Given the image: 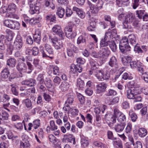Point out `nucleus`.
I'll return each instance as SVG.
<instances>
[{
	"label": "nucleus",
	"mask_w": 148,
	"mask_h": 148,
	"mask_svg": "<svg viewBox=\"0 0 148 148\" xmlns=\"http://www.w3.org/2000/svg\"><path fill=\"white\" fill-rule=\"evenodd\" d=\"M119 49L123 53H126L130 51L131 47L129 45L127 37H123L121 40L119 44Z\"/></svg>",
	"instance_id": "obj_1"
},
{
	"label": "nucleus",
	"mask_w": 148,
	"mask_h": 148,
	"mask_svg": "<svg viewBox=\"0 0 148 148\" xmlns=\"http://www.w3.org/2000/svg\"><path fill=\"white\" fill-rule=\"evenodd\" d=\"M3 23L5 26L11 29L18 30L20 27V24L18 22L10 19L4 20Z\"/></svg>",
	"instance_id": "obj_2"
},
{
	"label": "nucleus",
	"mask_w": 148,
	"mask_h": 148,
	"mask_svg": "<svg viewBox=\"0 0 148 148\" xmlns=\"http://www.w3.org/2000/svg\"><path fill=\"white\" fill-rule=\"evenodd\" d=\"M135 18V16L133 13L130 12L126 15L125 17V20L123 22V28L126 29H130L131 27L128 24V23L132 22Z\"/></svg>",
	"instance_id": "obj_3"
},
{
	"label": "nucleus",
	"mask_w": 148,
	"mask_h": 148,
	"mask_svg": "<svg viewBox=\"0 0 148 148\" xmlns=\"http://www.w3.org/2000/svg\"><path fill=\"white\" fill-rule=\"evenodd\" d=\"M52 31L55 34L58 35L61 39L64 38V36L61 29V27L59 25H55L52 28Z\"/></svg>",
	"instance_id": "obj_4"
},
{
	"label": "nucleus",
	"mask_w": 148,
	"mask_h": 148,
	"mask_svg": "<svg viewBox=\"0 0 148 148\" xmlns=\"http://www.w3.org/2000/svg\"><path fill=\"white\" fill-rule=\"evenodd\" d=\"M29 4L30 7L29 12L31 14L39 13L40 7L38 5V4H35L34 2H29Z\"/></svg>",
	"instance_id": "obj_5"
},
{
	"label": "nucleus",
	"mask_w": 148,
	"mask_h": 148,
	"mask_svg": "<svg viewBox=\"0 0 148 148\" xmlns=\"http://www.w3.org/2000/svg\"><path fill=\"white\" fill-rule=\"evenodd\" d=\"M111 34L109 32H106L104 37L102 38L100 41L101 47H107L110 41V35Z\"/></svg>",
	"instance_id": "obj_6"
},
{
	"label": "nucleus",
	"mask_w": 148,
	"mask_h": 148,
	"mask_svg": "<svg viewBox=\"0 0 148 148\" xmlns=\"http://www.w3.org/2000/svg\"><path fill=\"white\" fill-rule=\"evenodd\" d=\"M23 45V42L21 37L20 36L18 35L14 43L13 49L20 50L22 47Z\"/></svg>",
	"instance_id": "obj_7"
},
{
	"label": "nucleus",
	"mask_w": 148,
	"mask_h": 148,
	"mask_svg": "<svg viewBox=\"0 0 148 148\" xmlns=\"http://www.w3.org/2000/svg\"><path fill=\"white\" fill-rule=\"evenodd\" d=\"M107 84L104 82H101L96 86L95 92L99 94L104 92L107 87Z\"/></svg>",
	"instance_id": "obj_8"
},
{
	"label": "nucleus",
	"mask_w": 148,
	"mask_h": 148,
	"mask_svg": "<svg viewBox=\"0 0 148 148\" xmlns=\"http://www.w3.org/2000/svg\"><path fill=\"white\" fill-rule=\"evenodd\" d=\"M44 47L46 51V52L43 50L41 51V53L42 54V56L43 57H49L47 54H53V50L51 46L49 45L46 44L44 46Z\"/></svg>",
	"instance_id": "obj_9"
},
{
	"label": "nucleus",
	"mask_w": 148,
	"mask_h": 148,
	"mask_svg": "<svg viewBox=\"0 0 148 148\" xmlns=\"http://www.w3.org/2000/svg\"><path fill=\"white\" fill-rule=\"evenodd\" d=\"M16 68L18 71L21 72L19 75V77H22L23 75L21 72L25 73L26 71L27 67L25 64L24 62H19L16 65Z\"/></svg>",
	"instance_id": "obj_10"
},
{
	"label": "nucleus",
	"mask_w": 148,
	"mask_h": 148,
	"mask_svg": "<svg viewBox=\"0 0 148 148\" xmlns=\"http://www.w3.org/2000/svg\"><path fill=\"white\" fill-rule=\"evenodd\" d=\"M101 58L108 57L110 54V51L107 47H101L99 51Z\"/></svg>",
	"instance_id": "obj_11"
},
{
	"label": "nucleus",
	"mask_w": 148,
	"mask_h": 148,
	"mask_svg": "<svg viewBox=\"0 0 148 148\" xmlns=\"http://www.w3.org/2000/svg\"><path fill=\"white\" fill-rule=\"evenodd\" d=\"M70 69L72 73H74L77 72L79 73L81 72L82 71V66L79 65H76L74 64H72L71 66Z\"/></svg>",
	"instance_id": "obj_12"
},
{
	"label": "nucleus",
	"mask_w": 148,
	"mask_h": 148,
	"mask_svg": "<svg viewBox=\"0 0 148 148\" xmlns=\"http://www.w3.org/2000/svg\"><path fill=\"white\" fill-rule=\"evenodd\" d=\"M108 64L111 67L117 69L118 67V62L115 56L111 57L108 62Z\"/></svg>",
	"instance_id": "obj_13"
},
{
	"label": "nucleus",
	"mask_w": 148,
	"mask_h": 148,
	"mask_svg": "<svg viewBox=\"0 0 148 148\" xmlns=\"http://www.w3.org/2000/svg\"><path fill=\"white\" fill-rule=\"evenodd\" d=\"M10 75V72L8 67L4 68L1 71V78L2 80L8 79Z\"/></svg>",
	"instance_id": "obj_14"
},
{
	"label": "nucleus",
	"mask_w": 148,
	"mask_h": 148,
	"mask_svg": "<svg viewBox=\"0 0 148 148\" xmlns=\"http://www.w3.org/2000/svg\"><path fill=\"white\" fill-rule=\"evenodd\" d=\"M107 69V67H105L103 69L97 70L95 76L97 79L99 81H103V74L106 72V69Z\"/></svg>",
	"instance_id": "obj_15"
},
{
	"label": "nucleus",
	"mask_w": 148,
	"mask_h": 148,
	"mask_svg": "<svg viewBox=\"0 0 148 148\" xmlns=\"http://www.w3.org/2000/svg\"><path fill=\"white\" fill-rule=\"evenodd\" d=\"M87 37V35L86 34H82L77 39V44L79 45L80 44L82 43L84 45H85L86 42V38Z\"/></svg>",
	"instance_id": "obj_16"
},
{
	"label": "nucleus",
	"mask_w": 148,
	"mask_h": 148,
	"mask_svg": "<svg viewBox=\"0 0 148 148\" xmlns=\"http://www.w3.org/2000/svg\"><path fill=\"white\" fill-rule=\"evenodd\" d=\"M36 80L33 79H30L23 81L22 82V84L23 85L32 86L36 84Z\"/></svg>",
	"instance_id": "obj_17"
},
{
	"label": "nucleus",
	"mask_w": 148,
	"mask_h": 148,
	"mask_svg": "<svg viewBox=\"0 0 148 148\" xmlns=\"http://www.w3.org/2000/svg\"><path fill=\"white\" fill-rule=\"evenodd\" d=\"M136 90L134 89H130L127 90V96L129 99H134L136 95Z\"/></svg>",
	"instance_id": "obj_18"
},
{
	"label": "nucleus",
	"mask_w": 148,
	"mask_h": 148,
	"mask_svg": "<svg viewBox=\"0 0 148 148\" xmlns=\"http://www.w3.org/2000/svg\"><path fill=\"white\" fill-rule=\"evenodd\" d=\"M70 86V85L69 83L64 81L61 83L59 86V88L62 91L65 92L68 90Z\"/></svg>",
	"instance_id": "obj_19"
},
{
	"label": "nucleus",
	"mask_w": 148,
	"mask_h": 148,
	"mask_svg": "<svg viewBox=\"0 0 148 148\" xmlns=\"http://www.w3.org/2000/svg\"><path fill=\"white\" fill-rule=\"evenodd\" d=\"M137 134L140 138H143L147 134V130L144 128H140L137 130Z\"/></svg>",
	"instance_id": "obj_20"
},
{
	"label": "nucleus",
	"mask_w": 148,
	"mask_h": 148,
	"mask_svg": "<svg viewBox=\"0 0 148 148\" xmlns=\"http://www.w3.org/2000/svg\"><path fill=\"white\" fill-rule=\"evenodd\" d=\"M126 124L124 122L118 124L114 127L115 130L117 132H122Z\"/></svg>",
	"instance_id": "obj_21"
},
{
	"label": "nucleus",
	"mask_w": 148,
	"mask_h": 148,
	"mask_svg": "<svg viewBox=\"0 0 148 148\" xmlns=\"http://www.w3.org/2000/svg\"><path fill=\"white\" fill-rule=\"evenodd\" d=\"M20 148H30V145L29 141L24 138L20 142Z\"/></svg>",
	"instance_id": "obj_22"
},
{
	"label": "nucleus",
	"mask_w": 148,
	"mask_h": 148,
	"mask_svg": "<svg viewBox=\"0 0 148 148\" xmlns=\"http://www.w3.org/2000/svg\"><path fill=\"white\" fill-rule=\"evenodd\" d=\"M64 32L67 37L68 38L72 37V27L71 26H66L64 29Z\"/></svg>",
	"instance_id": "obj_23"
},
{
	"label": "nucleus",
	"mask_w": 148,
	"mask_h": 148,
	"mask_svg": "<svg viewBox=\"0 0 148 148\" xmlns=\"http://www.w3.org/2000/svg\"><path fill=\"white\" fill-rule=\"evenodd\" d=\"M73 10L75 11L78 16L81 18H84L85 16V13L82 10L77 7L74 6L73 7Z\"/></svg>",
	"instance_id": "obj_24"
},
{
	"label": "nucleus",
	"mask_w": 148,
	"mask_h": 148,
	"mask_svg": "<svg viewBox=\"0 0 148 148\" xmlns=\"http://www.w3.org/2000/svg\"><path fill=\"white\" fill-rule=\"evenodd\" d=\"M22 103L29 110L33 108L31 101L29 98L23 100L22 101Z\"/></svg>",
	"instance_id": "obj_25"
},
{
	"label": "nucleus",
	"mask_w": 148,
	"mask_h": 148,
	"mask_svg": "<svg viewBox=\"0 0 148 148\" xmlns=\"http://www.w3.org/2000/svg\"><path fill=\"white\" fill-rule=\"evenodd\" d=\"M64 137L63 139L67 140L68 142L70 143H73V145L75 144V138L73 135L71 134L64 135Z\"/></svg>",
	"instance_id": "obj_26"
},
{
	"label": "nucleus",
	"mask_w": 148,
	"mask_h": 148,
	"mask_svg": "<svg viewBox=\"0 0 148 148\" xmlns=\"http://www.w3.org/2000/svg\"><path fill=\"white\" fill-rule=\"evenodd\" d=\"M85 85L83 80L80 78L77 79V86L79 90H83L84 89Z\"/></svg>",
	"instance_id": "obj_27"
},
{
	"label": "nucleus",
	"mask_w": 148,
	"mask_h": 148,
	"mask_svg": "<svg viewBox=\"0 0 148 148\" xmlns=\"http://www.w3.org/2000/svg\"><path fill=\"white\" fill-rule=\"evenodd\" d=\"M66 96L67 99L65 103L72 105L74 101V96L71 93L67 94Z\"/></svg>",
	"instance_id": "obj_28"
},
{
	"label": "nucleus",
	"mask_w": 148,
	"mask_h": 148,
	"mask_svg": "<svg viewBox=\"0 0 148 148\" xmlns=\"http://www.w3.org/2000/svg\"><path fill=\"white\" fill-rule=\"evenodd\" d=\"M16 61L14 58H10L7 61V65L11 67H14L16 64Z\"/></svg>",
	"instance_id": "obj_29"
},
{
	"label": "nucleus",
	"mask_w": 148,
	"mask_h": 148,
	"mask_svg": "<svg viewBox=\"0 0 148 148\" xmlns=\"http://www.w3.org/2000/svg\"><path fill=\"white\" fill-rule=\"evenodd\" d=\"M128 40H129L130 43L133 45H136V38L135 35L134 34H132L130 35L128 37Z\"/></svg>",
	"instance_id": "obj_30"
},
{
	"label": "nucleus",
	"mask_w": 148,
	"mask_h": 148,
	"mask_svg": "<svg viewBox=\"0 0 148 148\" xmlns=\"http://www.w3.org/2000/svg\"><path fill=\"white\" fill-rule=\"evenodd\" d=\"M81 143L82 147H85L89 144V141L87 138L84 136H81Z\"/></svg>",
	"instance_id": "obj_31"
},
{
	"label": "nucleus",
	"mask_w": 148,
	"mask_h": 148,
	"mask_svg": "<svg viewBox=\"0 0 148 148\" xmlns=\"http://www.w3.org/2000/svg\"><path fill=\"white\" fill-rule=\"evenodd\" d=\"M141 48L142 49L138 46L136 45L134 47V50L138 53H142L143 51L145 52L147 50V47L145 46H142Z\"/></svg>",
	"instance_id": "obj_32"
},
{
	"label": "nucleus",
	"mask_w": 148,
	"mask_h": 148,
	"mask_svg": "<svg viewBox=\"0 0 148 148\" xmlns=\"http://www.w3.org/2000/svg\"><path fill=\"white\" fill-rule=\"evenodd\" d=\"M75 49H76V48L73 45H71V49H67V52L68 55L70 57L73 56L75 53Z\"/></svg>",
	"instance_id": "obj_33"
},
{
	"label": "nucleus",
	"mask_w": 148,
	"mask_h": 148,
	"mask_svg": "<svg viewBox=\"0 0 148 148\" xmlns=\"http://www.w3.org/2000/svg\"><path fill=\"white\" fill-rule=\"evenodd\" d=\"M65 12V10L63 8L59 7L58 8L56 14L60 18H61L63 17Z\"/></svg>",
	"instance_id": "obj_34"
},
{
	"label": "nucleus",
	"mask_w": 148,
	"mask_h": 148,
	"mask_svg": "<svg viewBox=\"0 0 148 148\" xmlns=\"http://www.w3.org/2000/svg\"><path fill=\"white\" fill-rule=\"evenodd\" d=\"M46 19L47 22H54L56 21V17L55 14H48L46 16Z\"/></svg>",
	"instance_id": "obj_35"
},
{
	"label": "nucleus",
	"mask_w": 148,
	"mask_h": 148,
	"mask_svg": "<svg viewBox=\"0 0 148 148\" xmlns=\"http://www.w3.org/2000/svg\"><path fill=\"white\" fill-rule=\"evenodd\" d=\"M145 12V10L143 9L138 10L136 11V15L140 19H142Z\"/></svg>",
	"instance_id": "obj_36"
},
{
	"label": "nucleus",
	"mask_w": 148,
	"mask_h": 148,
	"mask_svg": "<svg viewBox=\"0 0 148 148\" xmlns=\"http://www.w3.org/2000/svg\"><path fill=\"white\" fill-rule=\"evenodd\" d=\"M113 144L116 148H122L123 146L121 141L119 140H113Z\"/></svg>",
	"instance_id": "obj_37"
},
{
	"label": "nucleus",
	"mask_w": 148,
	"mask_h": 148,
	"mask_svg": "<svg viewBox=\"0 0 148 148\" xmlns=\"http://www.w3.org/2000/svg\"><path fill=\"white\" fill-rule=\"evenodd\" d=\"M63 44L62 41L60 40H59L57 41V42H56L55 44L53 45L55 48L57 50L61 49L63 47Z\"/></svg>",
	"instance_id": "obj_38"
},
{
	"label": "nucleus",
	"mask_w": 148,
	"mask_h": 148,
	"mask_svg": "<svg viewBox=\"0 0 148 148\" xmlns=\"http://www.w3.org/2000/svg\"><path fill=\"white\" fill-rule=\"evenodd\" d=\"M96 23L95 21H92L90 23V25L88 27V29L90 31H94L95 30Z\"/></svg>",
	"instance_id": "obj_39"
},
{
	"label": "nucleus",
	"mask_w": 148,
	"mask_h": 148,
	"mask_svg": "<svg viewBox=\"0 0 148 148\" xmlns=\"http://www.w3.org/2000/svg\"><path fill=\"white\" fill-rule=\"evenodd\" d=\"M111 50L113 52H115L116 49V45L114 41H110L109 45Z\"/></svg>",
	"instance_id": "obj_40"
},
{
	"label": "nucleus",
	"mask_w": 148,
	"mask_h": 148,
	"mask_svg": "<svg viewBox=\"0 0 148 148\" xmlns=\"http://www.w3.org/2000/svg\"><path fill=\"white\" fill-rule=\"evenodd\" d=\"M131 58L130 57H125L122 58V61L123 64L127 65L131 62Z\"/></svg>",
	"instance_id": "obj_41"
},
{
	"label": "nucleus",
	"mask_w": 148,
	"mask_h": 148,
	"mask_svg": "<svg viewBox=\"0 0 148 148\" xmlns=\"http://www.w3.org/2000/svg\"><path fill=\"white\" fill-rule=\"evenodd\" d=\"M49 141L52 144H56L58 142L56 140V138L52 134H50L49 136Z\"/></svg>",
	"instance_id": "obj_42"
},
{
	"label": "nucleus",
	"mask_w": 148,
	"mask_h": 148,
	"mask_svg": "<svg viewBox=\"0 0 148 148\" xmlns=\"http://www.w3.org/2000/svg\"><path fill=\"white\" fill-rule=\"evenodd\" d=\"M14 12H9L6 14V16L10 18L18 19V16L14 13Z\"/></svg>",
	"instance_id": "obj_43"
},
{
	"label": "nucleus",
	"mask_w": 148,
	"mask_h": 148,
	"mask_svg": "<svg viewBox=\"0 0 148 148\" xmlns=\"http://www.w3.org/2000/svg\"><path fill=\"white\" fill-rule=\"evenodd\" d=\"M36 79L40 84H42L44 82L43 74H40L38 75Z\"/></svg>",
	"instance_id": "obj_44"
},
{
	"label": "nucleus",
	"mask_w": 148,
	"mask_h": 148,
	"mask_svg": "<svg viewBox=\"0 0 148 148\" xmlns=\"http://www.w3.org/2000/svg\"><path fill=\"white\" fill-rule=\"evenodd\" d=\"M129 86L132 88H138L140 87L139 84L136 83L134 81H131L129 82Z\"/></svg>",
	"instance_id": "obj_45"
},
{
	"label": "nucleus",
	"mask_w": 148,
	"mask_h": 148,
	"mask_svg": "<svg viewBox=\"0 0 148 148\" xmlns=\"http://www.w3.org/2000/svg\"><path fill=\"white\" fill-rule=\"evenodd\" d=\"M129 114L131 116L132 121L133 122H135L137 118L136 114L132 111H130Z\"/></svg>",
	"instance_id": "obj_46"
},
{
	"label": "nucleus",
	"mask_w": 148,
	"mask_h": 148,
	"mask_svg": "<svg viewBox=\"0 0 148 148\" xmlns=\"http://www.w3.org/2000/svg\"><path fill=\"white\" fill-rule=\"evenodd\" d=\"M16 6L15 4L13 3L10 4L8 7V10L9 12L12 11L13 12H14L16 10Z\"/></svg>",
	"instance_id": "obj_47"
},
{
	"label": "nucleus",
	"mask_w": 148,
	"mask_h": 148,
	"mask_svg": "<svg viewBox=\"0 0 148 148\" xmlns=\"http://www.w3.org/2000/svg\"><path fill=\"white\" fill-rule=\"evenodd\" d=\"M40 18H32L30 19L29 21V23L30 25H34L36 23L39 22Z\"/></svg>",
	"instance_id": "obj_48"
},
{
	"label": "nucleus",
	"mask_w": 148,
	"mask_h": 148,
	"mask_svg": "<svg viewBox=\"0 0 148 148\" xmlns=\"http://www.w3.org/2000/svg\"><path fill=\"white\" fill-rule=\"evenodd\" d=\"M107 134L108 138V139L112 140H116V138L114 137L113 133L112 131H108Z\"/></svg>",
	"instance_id": "obj_49"
},
{
	"label": "nucleus",
	"mask_w": 148,
	"mask_h": 148,
	"mask_svg": "<svg viewBox=\"0 0 148 148\" xmlns=\"http://www.w3.org/2000/svg\"><path fill=\"white\" fill-rule=\"evenodd\" d=\"M119 97H115L110 100L109 104V105H113L116 104L119 102Z\"/></svg>",
	"instance_id": "obj_50"
},
{
	"label": "nucleus",
	"mask_w": 148,
	"mask_h": 148,
	"mask_svg": "<svg viewBox=\"0 0 148 148\" xmlns=\"http://www.w3.org/2000/svg\"><path fill=\"white\" fill-rule=\"evenodd\" d=\"M116 92L114 90L110 89L108 90L106 95L108 96H113L116 95Z\"/></svg>",
	"instance_id": "obj_51"
},
{
	"label": "nucleus",
	"mask_w": 148,
	"mask_h": 148,
	"mask_svg": "<svg viewBox=\"0 0 148 148\" xmlns=\"http://www.w3.org/2000/svg\"><path fill=\"white\" fill-rule=\"evenodd\" d=\"M90 63L91 67L93 69H95L98 67V65L97 62L93 60H90Z\"/></svg>",
	"instance_id": "obj_52"
},
{
	"label": "nucleus",
	"mask_w": 148,
	"mask_h": 148,
	"mask_svg": "<svg viewBox=\"0 0 148 148\" xmlns=\"http://www.w3.org/2000/svg\"><path fill=\"white\" fill-rule=\"evenodd\" d=\"M77 97L80 103L82 104H83L84 103L85 101V98L80 93H78L77 95Z\"/></svg>",
	"instance_id": "obj_53"
},
{
	"label": "nucleus",
	"mask_w": 148,
	"mask_h": 148,
	"mask_svg": "<svg viewBox=\"0 0 148 148\" xmlns=\"http://www.w3.org/2000/svg\"><path fill=\"white\" fill-rule=\"evenodd\" d=\"M33 38L34 41L39 44L41 39L40 35H39L38 34H35L34 35Z\"/></svg>",
	"instance_id": "obj_54"
},
{
	"label": "nucleus",
	"mask_w": 148,
	"mask_h": 148,
	"mask_svg": "<svg viewBox=\"0 0 148 148\" xmlns=\"http://www.w3.org/2000/svg\"><path fill=\"white\" fill-rule=\"evenodd\" d=\"M110 78V75L109 72L107 71V69H106V72H104L103 74V80H108Z\"/></svg>",
	"instance_id": "obj_55"
},
{
	"label": "nucleus",
	"mask_w": 148,
	"mask_h": 148,
	"mask_svg": "<svg viewBox=\"0 0 148 148\" xmlns=\"http://www.w3.org/2000/svg\"><path fill=\"white\" fill-rule=\"evenodd\" d=\"M34 124V129H36L39 127L40 125V121L39 119H36L33 122Z\"/></svg>",
	"instance_id": "obj_56"
},
{
	"label": "nucleus",
	"mask_w": 148,
	"mask_h": 148,
	"mask_svg": "<svg viewBox=\"0 0 148 148\" xmlns=\"http://www.w3.org/2000/svg\"><path fill=\"white\" fill-rule=\"evenodd\" d=\"M50 124L51 128V130H54L57 129V126L55 125V122L54 121H51L50 122Z\"/></svg>",
	"instance_id": "obj_57"
},
{
	"label": "nucleus",
	"mask_w": 148,
	"mask_h": 148,
	"mask_svg": "<svg viewBox=\"0 0 148 148\" xmlns=\"http://www.w3.org/2000/svg\"><path fill=\"white\" fill-rule=\"evenodd\" d=\"M117 118L118 121L120 122H124L126 120L125 116L123 113Z\"/></svg>",
	"instance_id": "obj_58"
},
{
	"label": "nucleus",
	"mask_w": 148,
	"mask_h": 148,
	"mask_svg": "<svg viewBox=\"0 0 148 148\" xmlns=\"http://www.w3.org/2000/svg\"><path fill=\"white\" fill-rule=\"evenodd\" d=\"M122 113L119 110L116 108H115L114 110V114L116 117L118 118L119 116Z\"/></svg>",
	"instance_id": "obj_59"
},
{
	"label": "nucleus",
	"mask_w": 148,
	"mask_h": 148,
	"mask_svg": "<svg viewBox=\"0 0 148 148\" xmlns=\"http://www.w3.org/2000/svg\"><path fill=\"white\" fill-rule=\"evenodd\" d=\"M5 32L6 34L8 35L9 37H10V39L11 40L12 39L13 36H14V33L10 30L9 29H7Z\"/></svg>",
	"instance_id": "obj_60"
},
{
	"label": "nucleus",
	"mask_w": 148,
	"mask_h": 148,
	"mask_svg": "<svg viewBox=\"0 0 148 148\" xmlns=\"http://www.w3.org/2000/svg\"><path fill=\"white\" fill-rule=\"evenodd\" d=\"M109 116L110 117V123L111 124H114L116 122V118H117L113 115H110Z\"/></svg>",
	"instance_id": "obj_61"
},
{
	"label": "nucleus",
	"mask_w": 148,
	"mask_h": 148,
	"mask_svg": "<svg viewBox=\"0 0 148 148\" xmlns=\"http://www.w3.org/2000/svg\"><path fill=\"white\" fill-rule=\"evenodd\" d=\"M142 78L147 83L148 82V72H145L142 73Z\"/></svg>",
	"instance_id": "obj_62"
},
{
	"label": "nucleus",
	"mask_w": 148,
	"mask_h": 148,
	"mask_svg": "<svg viewBox=\"0 0 148 148\" xmlns=\"http://www.w3.org/2000/svg\"><path fill=\"white\" fill-rule=\"evenodd\" d=\"M91 56L95 58H101L99 51L98 53L95 51H92L91 53Z\"/></svg>",
	"instance_id": "obj_63"
},
{
	"label": "nucleus",
	"mask_w": 148,
	"mask_h": 148,
	"mask_svg": "<svg viewBox=\"0 0 148 148\" xmlns=\"http://www.w3.org/2000/svg\"><path fill=\"white\" fill-rule=\"evenodd\" d=\"M32 55L36 56L39 53V49L38 48L36 47H34L32 49Z\"/></svg>",
	"instance_id": "obj_64"
}]
</instances>
